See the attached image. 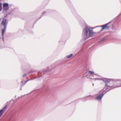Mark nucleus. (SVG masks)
Masks as SVG:
<instances>
[{"mask_svg":"<svg viewBox=\"0 0 121 121\" xmlns=\"http://www.w3.org/2000/svg\"><path fill=\"white\" fill-rule=\"evenodd\" d=\"M105 82L106 85L108 87H118V86H114V85L115 84V83H114L113 82L111 79H106L105 80Z\"/></svg>","mask_w":121,"mask_h":121,"instance_id":"nucleus-1","label":"nucleus"},{"mask_svg":"<svg viewBox=\"0 0 121 121\" xmlns=\"http://www.w3.org/2000/svg\"><path fill=\"white\" fill-rule=\"evenodd\" d=\"M83 31H85V34L87 36L88 35L89 37H91L94 34V32L89 29L87 28H86Z\"/></svg>","mask_w":121,"mask_h":121,"instance_id":"nucleus-2","label":"nucleus"},{"mask_svg":"<svg viewBox=\"0 0 121 121\" xmlns=\"http://www.w3.org/2000/svg\"><path fill=\"white\" fill-rule=\"evenodd\" d=\"M7 23L8 22L7 20L6 19H3L1 24L4 26L5 28H6Z\"/></svg>","mask_w":121,"mask_h":121,"instance_id":"nucleus-3","label":"nucleus"},{"mask_svg":"<svg viewBox=\"0 0 121 121\" xmlns=\"http://www.w3.org/2000/svg\"><path fill=\"white\" fill-rule=\"evenodd\" d=\"M7 107V106H6L2 109L0 110V117L6 111Z\"/></svg>","mask_w":121,"mask_h":121,"instance_id":"nucleus-4","label":"nucleus"},{"mask_svg":"<svg viewBox=\"0 0 121 121\" xmlns=\"http://www.w3.org/2000/svg\"><path fill=\"white\" fill-rule=\"evenodd\" d=\"M104 94H102L98 96L95 99L97 100H100L102 97H103Z\"/></svg>","mask_w":121,"mask_h":121,"instance_id":"nucleus-5","label":"nucleus"},{"mask_svg":"<svg viewBox=\"0 0 121 121\" xmlns=\"http://www.w3.org/2000/svg\"><path fill=\"white\" fill-rule=\"evenodd\" d=\"M108 24H107L104 25L102 26V27L103 28L102 29H104L106 28L108 29L109 27L108 26Z\"/></svg>","mask_w":121,"mask_h":121,"instance_id":"nucleus-6","label":"nucleus"},{"mask_svg":"<svg viewBox=\"0 0 121 121\" xmlns=\"http://www.w3.org/2000/svg\"><path fill=\"white\" fill-rule=\"evenodd\" d=\"M107 88L106 87V86H105V87H104L103 90V91H104L105 89L106 90H105V91H106V92H105L104 93H105L106 92H107L108 91H109V90H107Z\"/></svg>","mask_w":121,"mask_h":121,"instance_id":"nucleus-7","label":"nucleus"},{"mask_svg":"<svg viewBox=\"0 0 121 121\" xmlns=\"http://www.w3.org/2000/svg\"><path fill=\"white\" fill-rule=\"evenodd\" d=\"M3 7H8L9 5L8 4L6 3H4L3 5Z\"/></svg>","mask_w":121,"mask_h":121,"instance_id":"nucleus-8","label":"nucleus"},{"mask_svg":"<svg viewBox=\"0 0 121 121\" xmlns=\"http://www.w3.org/2000/svg\"><path fill=\"white\" fill-rule=\"evenodd\" d=\"M6 28H4V29H2V30L1 33L2 35L3 36L5 32V30Z\"/></svg>","mask_w":121,"mask_h":121,"instance_id":"nucleus-9","label":"nucleus"},{"mask_svg":"<svg viewBox=\"0 0 121 121\" xmlns=\"http://www.w3.org/2000/svg\"><path fill=\"white\" fill-rule=\"evenodd\" d=\"M88 72V73L90 74H93L94 73V72L90 70Z\"/></svg>","mask_w":121,"mask_h":121,"instance_id":"nucleus-10","label":"nucleus"},{"mask_svg":"<svg viewBox=\"0 0 121 121\" xmlns=\"http://www.w3.org/2000/svg\"><path fill=\"white\" fill-rule=\"evenodd\" d=\"M73 56V54H70L69 55H68L67 56V57L68 58H69L72 57Z\"/></svg>","mask_w":121,"mask_h":121,"instance_id":"nucleus-11","label":"nucleus"},{"mask_svg":"<svg viewBox=\"0 0 121 121\" xmlns=\"http://www.w3.org/2000/svg\"><path fill=\"white\" fill-rule=\"evenodd\" d=\"M1 4H0V11L1 10Z\"/></svg>","mask_w":121,"mask_h":121,"instance_id":"nucleus-12","label":"nucleus"},{"mask_svg":"<svg viewBox=\"0 0 121 121\" xmlns=\"http://www.w3.org/2000/svg\"><path fill=\"white\" fill-rule=\"evenodd\" d=\"M26 74H24L23 75V76H25L26 75Z\"/></svg>","mask_w":121,"mask_h":121,"instance_id":"nucleus-13","label":"nucleus"}]
</instances>
